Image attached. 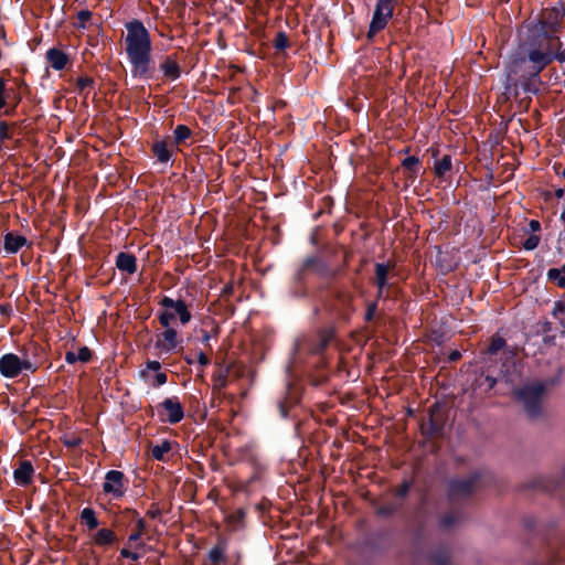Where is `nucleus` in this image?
<instances>
[{
	"label": "nucleus",
	"mask_w": 565,
	"mask_h": 565,
	"mask_svg": "<svg viewBox=\"0 0 565 565\" xmlns=\"http://www.w3.org/2000/svg\"><path fill=\"white\" fill-rule=\"evenodd\" d=\"M507 345L504 338L499 334H495L491 338L490 344L488 347L489 354H497L500 350H502Z\"/></svg>",
	"instance_id": "cd10ccee"
},
{
	"label": "nucleus",
	"mask_w": 565,
	"mask_h": 565,
	"mask_svg": "<svg viewBox=\"0 0 565 565\" xmlns=\"http://www.w3.org/2000/svg\"><path fill=\"white\" fill-rule=\"evenodd\" d=\"M231 369H232L231 365L220 366L218 370H216L213 373L212 382H213V388L215 391L220 392L227 386Z\"/></svg>",
	"instance_id": "412c9836"
},
{
	"label": "nucleus",
	"mask_w": 565,
	"mask_h": 565,
	"mask_svg": "<svg viewBox=\"0 0 565 565\" xmlns=\"http://www.w3.org/2000/svg\"><path fill=\"white\" fill-rule=\"evenodd\" d=\"M77 361L81 362H88L92 359V352L87 347H82L78 349V352L76 353Z\"/></svg>",
	"instance_id": "e433bc0d"
},
{
	"label": "nucleus",
	"mask_w": 565,
	"mask_h": 565,
	"mask_svg": "<svg viewBox=\"0 0 565 565\" xmlns=\"http://www.w3.org/2000/svg\"><path fill=\"white\" fill-rule=\"evenodd\" d=\"M159 303L163 310L158 312V320L164 330L156 335L154 348L160 355L170 354L182 343L178 331L171 327L172 321L178 317L180 323L185 326L191 321L192 315L182 299L175 300L166 296Z\"/></svg>",
	"instance_id": "7ed1b4c3"
},
{
	"label": "nucleus",
	"mask_w": 565,
	"mask_h": 565,
	"mask_svg": "<svg viewBox=\"0 0 565 565\" xmlns=\"http://www.w3.org/2000/svg\"><path fill=\"white\" fill-rule=\"evenodd\" d=\"M160 72L168 81H177L181 76V68L175 55H167L160 63Z\"/></svg>",
	"instance_id": "ddd939ff"
},
{
	"label": "nucleus",
	"mask_w": 565,
	"mask_h": 565,
	"mask_svg": "<svg viewBox=\"0 0 565 565\" xmlns=\"http://www.w3.org/2000/svg\"><path fill=\"white\" fill-rule=\"evenodd\" d=\"M36 370L38 365L28 356L7 353L0 358V374L7 379L18 377L23 372L34 373Z\"/></svg>",
	"instance_id": "39448f33"
},
{
	"label": "nucleus",
	"mask_w": 565,
	"mask_h": 565,
	"mask_svg": "<svg viewBox=\"0 0 565 565\" xmlns=\"http://www.w3.org/2000/svg\"><path fill=\"white\" fill-rule=\"evenodd\" d=\"M171 450V443L167 439L151 448V456L158 461H166V455Z\"/></svg>",
	"instance_id": "393cba45"
},
{
	"label": "nucleus",
	"mask_w": 565,
	"mask_h": 565,
	"mask_svg": "<svg viewBox=\"0 0 565 565\" xmlns=\"http://www.w3.org/2000/svg\"><path fill=\"white\" fill-rule=\"evenodd\" d=\"M191 135H192V131L188 126L178 125L173 131L175 150H178V146L180 143L184 142L186 139H189L191 137Z\"/></svg>",
	"instance_id": "a878e982"
},
{
	"label": "nucleus",
	"mask_w": 565,
	"mask_h": 565,
	"mask_svg": "<svg viewBox=\"0 0 565 565\" xmlns=\"http://www.w3.org/2000/svg\"><path fill=\"white\" fill-rule=\"evenodd\" d=\"M46 60L55 71L64 70L70 61L67 54L56 47H52L46 52Z\"/></svg>",
	"instance_id": "6ab92c4d"
},
{
	"label": "nucleus",
	"mask_w": 565,
	"mask_h": 565,
	"mask_svg": "<svg viewBox=\"0 0 565 565\" xmlns=\"http://www.w3.org/2000/svg\"><path fill=\"white\" fill-rule=\"evenodd\" d=\"M409 489V486L407 483H404L399 490L401 495H405Z\"/></svg>",
	"instance_id": "603ef678"
},
{
	"label": "nucleus",
	"mask_w": 565,
	"mask_h": 565,
	"mask_svg": "<svg viewBox=\"0 0 565 565\" xmlns=\"http://www.w3.org/2000/svg\"><path fill=\"white\" fill-rule=\"evenodd\" d=\"M563 15V6L545 9L542 12L541 19L536 23L526 26L525 38L530 36L532 30L536 28L542 29L547 34H550V32H554Z\"/></svg>",
	"instance_id": "0eeeda50"
},
{
	"label": "nucleus",
	"mask_w": 565,
	"mask_h": 565,
	"mask_svg": "<svg viewBox=\"0 0 565 565\" xmlns=\"http://www.w3.org/2000/svg\"><path fill=\"white\" fill-rule=\"evenodd\" d=\"M65 361H66L68 364H74L75 362H77L76 353H74V352H72V351L66 352V354H65Z\"/></svg>",
	"instance_id": "de8ad7c7"
},
{
	"label": "nucleus",
	"mask_w": 565,
	"mask_h": 565,
	"mask_svg": "<svg viewBox=\"0 0 565 565\" xmlns=\"http://www.w3.org/2000/svg\"><path fill=\"white\" fill-rule=\"evenodd\" d=\"M564 193H565V190H564V189H557V190L555 191V195H556V198H558V199L563 198Z\"/></svg>",
	"instance_id": "864d4df0"
},
{
	"label": "nucleus",
	"mask_w": 565,
	"mask_h": 565,
	"mask_svg": "<svg viewBox=\"0 0 565 565\" xmlns=\"http://www.w3.org/2000/svg\"><path fill=\"white\" fill-rule=\"evenodd\" d=\"M28 244V239L23 235H18L9 232L3 237V248L8 254L18 253L23 246Z\"/></svg>",
	"instance_id": "f3484780"
},
{
	"label": "nucleus",
	"mask_w": 565,
	"mask_h": 565,
	"mask_svg": "<svg viewBox=\"0 0 565 565\" xmlns=\"http://www.w3.org/2000/svg\"><path fill=\"white\" fill-rule=\"evenodd\" d=\"M540 237L537 235H530L523 243V247L526 250H533L537 247Z\"/></svg>",
	"instance_id": "c9c22d12"
},
{
	"label": "nucleus",
	"mask_w": 565,
	"mask_h": 565,
	"mask_svg": "<svg viewBox=\"0 0 565 565\" xmlns=\"http://www.w3.org/2000/svg\"><path fill=\"white\" fill-rule=\"evenodd\" d=\"M565 313V303L563 301H556L553 306L552 316L558 320L562 327H565V320L561 318Z\"/></svg>",
	"instance_id": "7c9ffc66"
},
{
	"label": "nucleus",
	"mask_w": 565,
	"mask_h": 565,
	"mask_svg": "<svg viewBox=\"0 0 565 565\" xmlns=\"http://www.w3.org/2000/svg\"><path fill=\"white\" fill-rule=\"evenodd\" d=\"M124 47L135 78H151L154 73L152 40L150 32L140 20L125 23Z\"/></svg>",
	"instance_id": "f03ea898"
},
{
	"label": "nucleus",
	"mask_w": 565,
	"mask_h": 565,
	"mask_svg": "<svg viewBox=\"0 0 565 565\" xmlns=\"http://www.w3.org/2000/svg\"><path fill=\"white\" fill-rule=\"evenodd\" d=\"M196 361L203 367L209 365V363H210V359L207 358V355L203 351H200L198 353Z\"/></svg>",
	"instance_id": "c03bdc74"
},
{
	"label": "nucleus",
	"mask_w": 565,
	"mask_h": 565,
	"mask_svg": "<svg viewBox=\"0 0 565 565\" xmlns=\"http://www.w3.org/2000/svg\"><path fill=\"white\" fill-rule=\"evenodd\" d=\"M151 151L160 163H168L171 160L172 149L167 140L154 141Z\"/></svg>",
	"instance_id": "aec40b11"
},
{
	"label": "nucleus",
	"mask_w": 565,
	"mask_h": 565,
	"mask_svg": "<svg viewBox=\"0 0 565 565\" xmlns=\"http://www.w3.org/2000/svg\"><path fill=\"white\" fill-rule=\"evenodd\" d=\"M394 268V264L376 263L374 265L375 280L374 284L377 287V298H381L384 289L388 286V274Z\"/></svg>",
	"instance_id": "f8f14e48"
},
{
	"label": "nucleus",
	"mask_w": 565,
	"mask_h": 565,
	"mask_svg": "<svg viewBox=\"0 0 565 565\" xmlns=\"http://www.w3.org/2000/svg\"><path fill=\"white\" fill-rule=\"evenodd\" d=\"M230 518L235 521L243 520L245 518V511L243 509H238Z\"/></svg>",
	"instance_id": "49530a36"
},
{
	"label": "nucleus",
	"mask_w": 565,
	"mask_h": 565,
	"mask_svg": "<svg viewBox=\"0 0 565 565\" xmlns=\"http://www.w3.org/2000/svg\"><path fill=\"white\" fill-rule=\"evenodd\" d=\"M452 168L451 156L445 154L440 159L435 160L434 173L437 178H444Z\"/></svg>",
	"instance_id": "5701e85b"
},
{
	"label": "nucleus",
	"mask_w": 565,
	"mask_h": 565,
	"mask_svg": "<svg viewBox=\"0 0 565 565\" xmlns=\"http://www.w3.org/2000/svg\"><path fill=\"white\" fill-rule=\"evenodd\" d=\"M377 303L375 301L370 302L366 307L365 321H371L376 312Z\"/></svg>",
	"instance_id": "79ce46f5"
},
{
	"label": "nucleus",
	"mask_w": 565,
	"mask_h": 565,
	"mask_svg": "<svg viewBox=\"0 0 565 565\" xmlns=\"http://www.w3.org/2000/svg\"><path fill=\"white\" fill-rule=\"evenodd\" d=\"M12 135L10 134L9 126L6 121H0V140L11 139Z\"/></svg>",
	"instance_id": "a19ab883"
},
{
	"label": "nucleus",
	"mask_w": 565,
	"mask_h": 565,
	"mask_svg": "<svg viewBox=\"0 0 565 565\" xmlns=\"http://www.w3.org/2000/svg\"><path fill=\"white\" fill-rule=\"evenodd\" d=\"M561 220H562L563 222H565V209H564V210L562 211V213H561Z\"/></svg>",
	"instance_id": "4d7b16f0"
},
{
	"label": "nucleus",
	"mask_w": 565,
	"mask_h": 565,
	"mask_svg": "<svg viewBox=\"0 0 565 565\" xmlns=\"http://www.w3.org/2000/svg\"><path fill=\"white\" fill-rule=\"evenodd\" d=\"M127 479L122 471L109 470L105 475L103 483V491L106 494H111L115 499H120L126 492Z\"/></svg>",
	"instance_id": "6e6552de"
},
{
	"label": "nucleus",
	"mask_w": 565,
	"mask_h": 565,
	"mask_svg": "<svg viewBox=\"0 0 565 565\" xmlns=\"http://www.w3.org/2000/svg\"><path fill=\"white\" fill-rule=\"evenodd\" d=\"M218 332H220V328L218 326H214L212 328L211 331H207V330H202L201 333H202V342L205 347H207L210 350H211V345H210V340L212 338H216L218 335Z\"/></svg>",
	"instance_id": "473e14b6"
},
{
	"label": "nucleus",
	"mask_w": 565,
	"mask_h": 565,
	"mask_svg": "<svg viewBox=\"0 0 565 565\" xmlns=\"http://www.w3.org/2000/svg\"><path fill=\"white\" fill-rule=\"evenodd\" d=\"M397 3L398 0H376L366 33L369 41H372L377 33L387 26L394 15Z\"/></svg>",
	"instance_id": "20e7f679"
},
{
	"label": "nucleus",
	"mask_w": 565,
	"mask_h": 565,
	"mask_svg": "<svg viewBox=\"0 0 565 565\" xmlns=\"http://www.w3.org/2000/svg\"><path fill=\"white\" fill-rule=\"evenodd\" d=\"M545 391L543 383L526 384L515 391L516 397L524 404L530 417H537L541 414V402Z\"/></svg>",
	"instance_id": "423d86ee"
},
{
	"label": "nucleus",
	"mask_w": 565,
	"mask_h": 565,
	"mask_svg": "<svg viewBox=\"0 0 565 565\" xmlns=\"http://www.w3.org/2000/svg\"><path fill=\"white\" fill-rule=\"evenodd\" d=\"M81 523L86 525L89 531L95 530L99 526V521L96 516V512L92 508H84L79 514Z\"/></svg>",
	"instance_id": "b1692460"
},
{
	"label": "nucleus",
	"mask_w": 565,
	"mask_h": 565,
	"mask_svg": "<svg viewBox=\"0 0 565 565\" xmlns=\"http://www.w3.org/2000/svg\"><path fill=\"white\" fill-rule=\"evenodd\" d=\"M147 523L142 518H137L135 530L128 535L127 545L135 546V548H143L145 542L141 541L142 535L146 533Z\"/></svg>",
	"instance_id": "dca6fc26"
},
{
	"label": "nucleus",
	"mask_w": 565,
	"mask_h": 565,
	"mask_svg": "<svg viewBox=\"0 0 565 565\" xmlns=\"http://www.w3.org/2000/svg\"><path fill=\"white\" fill-rule=\"evenodd\" d=\"M34 468L30 460H20L18 467L13 471V479L17 486L26 487L32 483L34 477Z\"/></svg>",
	"instance_id": "9b49d317"
},
{
	"label": "nucleus",
	"mask_w": 565,
	"mask_h": 565,
	"mask_svg": "<svg viewBox=\"0 0 565 565\" xmlns=\"http://www.w3.org/2000/svg\"><path fill=\"white\" fill-rule=\"evenodd\" d=\"M147 369L151 370V371H156L158 373V371L161 369V364L159 361H148Z\"/></svg>",
	"instance_id": "a18cd8bd"
},
{
	"label": "nucleus",
	"mask_w": 565,
	"mask_h": 565,
	"mask_svg": "<svg viewBox=\"0 0 565 565\" xmlns=\"http://www.w3.org/2000/svg\"><path fill=\"white\" fill-rule=\"evenodd\" d=\"M289 46V39L284 31L276 34L274 39V47L278 51H284Z\"/></svg>",
	"instance_id": "c756f323"
},
{
	"label": "nucleus",
	"mask_w": 565,
	"mask_h": 565,
	"mask_svg": "<svg viewBox=\"0 0 565 565\" xmlns=\"http://www.w3.org/2000/svg\"><path fill=\"white\" fill-rule=\"evenodd\" d=\"M529 227L532 232H537L541 230V223L537 220H531Z\"/></svg>",
	"instance_id": "09e8293b"
},
{
	"label": "nucleus",
	"mask_w": 565,
	"mask_h": 565,
	"mask_svg": "<svg viewBox=\"0 0 565 565\" xmlns=\"http://www.w3.org/2000/svg\"><path fill=\"white\" fill-rule=\"evenodd\" d=\"M11 92L12 89H7L4 79L0 78V109L7 106Z\"/></svg>",
	"instance_id": "2f4dec72"
},
{
	"label": "nucleus",
	"mask_w": 565,
	"mask_h": 565,
	"mask_svg": "<svg viewBox=\"0 0 565 565\" xmlns=\"http://www.w3.org/2000/svg\"><path fill=\"white\" fill-rule=\"evenodd\" d=\"M227 545L225 541H218L209 552V561L213 565H218L226 562Z\"/></svg>",
	"instance_id": "4be33fe9"
},
{
	"label": "nucleus",
	"mask_w": 565,
	"mask_h": 565,
	"mask_svg": "<svg viewBox=\"0 0 565 565\" xmlns=\"http://www.w3.org/2000/svg\"><path fill=\"white\" fill-rule=\"evenodd\" d=\"M547 278L551 281H555L559 288H565V264L561 268L548 269Z\"/></svg>",
	"instance_id": "bb28decb"
},
{
	"label": "nucleus",
	"mask_w": 565,
	"mask_h": 565,
	"mask_svg": "<svg viewBox=\"0 0 565 565\" xmlns=\"http://www.w3.org/2000/svg\"><path fill=\"white\" fill-rule=\"evenodd\" d=\"M461 358V353L457 350H454L449 353L448 360L451 362L458 361Z\"/></svg>",
	"instance_id": "3c124183"
},
{
	"label": "nucleus",
	"mask_w": 565,
	"mask_h": 565,
	"mask_svg": "<svg viewBox=\"0 0 565 565\" xmlns=\"http://www.w3.org/2000/svg\"><path fill=\"white\" fill-rule=\"evenodd\" d=\"M420 164V161L417 157H407L402 161V166L409 170V171H416Z\"/></svg>",
	"instance_id": "72a5a7b5"
},
{
	"label": "nucleus",
	"mask_w": 565,
	"mask_h": 565,
	"mask_svg": "<svg viewBox=\"0 0 565 565\" xmlns=\"http://www.w3.org/2000/svg\"><path fill=\"white\" fill-rule=\"evenodd\" d=\"M454 523H455V519L450 515H446L441 519V525L444 527L450 526Z\"/></svg>",
	"instance_id": "8fccbe9b"
},
{
	"label": "nucleus",
	"mask_w": 565,
	"mask_h": 565,
	"mask_svg": "<svg viewBox=\"0 0 565 565\" xmlns=\"http://www.w3.org/2000/svg\"><path fill=\"white\" fill-rule=\"evenodd\" d=\"M94 84V79L89 76H79L77 79H76V88L79 90V92H83L84 89H86L87 87H92Z\"/></svg>",
	"instance_id": "f704fd0d"
},
{
	"label": "nucleus",
	"mask_w": 565,
	"mask_h": 565,
	"mask_svg": "<svg viewBox=\"0 0 565 565\" xmlns=\"http://www.w3.org/2000/svg\"><path fill=\"white\" fill-rule=\"evenodd\" d=\"M154 380H156L154 385H156V386H161V385H163V384H166V383H167V381H168V376H167V374H166V373H163V372H158V373L156 374V376H154Z\"/></svg>",
	"instance_id": "37998d69"
},
{
	"label": "nucleus",
	"mask_w": 565,
	"mask_h": 565,
	"mask_svg": "<svg viewBox=\"0 0 565 565\" xmlns=\"http://www.w3.org/2000/svg\"><path fill=\"white\" fill-rule=\"evenodd\" d=\"M554 60L565 62V51L558 38L547 34L540 28L519 44L518 55L508 65L510 81L519 75L524 92L536 94L541 84L540 73Z\"/></svg>",
	"instance_id": "f257e3e1"
},
{
	"label": "nucleus",
	"mask_w": 565,
	"mask_h": 565,
	"mask_svg": "<svg viewBox=\"0 0 565 565\" xmlns=\"http://www.w3.org/2000/svg\"><path fill=\"white\" fill-rule=\"evenodd\" d=\"M116 267L124 273L132 275L137 271V258L134 254L120 252L116 256Z\"/></svg>",
	"instance_id": "2eb2a0df"
},
{
	"label": "nucleus",
	"mask_w": 565,
	"mask_h": 565,
	"mask_svg": "<svg viewBox=\"0 0 565 565\" xmlns=\"http://www.w3.org/2000/svg\"><path fill=\"white\" fill-rule=\"evenodd\" d=\"M92 18V12L88 10H82L77 13V20L79 21L78 28L85 29L86 22Z\"/></svg>",
	"instance_id": "58836bf2"
},
{
	"label": "nucleus",
	"mask_w": 565,
	"mask_h": 565,
	"mask_svg": "<svg viewBox=\"0 0 565 565\" xmlns=\"http://www.w3.org/2000/svg\"><path fill=\"white\" fill-rule=\"evenodd\" d=\"M120 556L124 558H129L134 562H137L140 559L141 554H139L138 552L131 551L128 547H122L120 550Z\"/></svg>",
	"instance_id": "4c0bfd02"
},
{
	"label": "nucleus",
	"mask_w": 565,
	"mask_h": 565,
	"mask_svg": "<svg viewBox=\"0 0 565 565\" xmlns=\"http://www.w3.org/2000/svg\"><path fill=\"white\" fill-rule=\"evenodd\" d=\"M327 270V265L320 258L311 256L305 259L298 277L300 279L307 271H312L319 276H323Z\"/></svg>",
	"instance_id": "a211bd4d"
},
{
	"label": "nucleus",
	"mask_w": 565,
	"mask_h": 565,
	"mask_svg": "<svg viewBox=\"0 0 565 565\" xmlns=\"http://www.w3.org/2000/svg\"><path fill=\"white\" fill-rule=\"evenodd\" d=\"M478 480L479 476L473 475L467 479L451 481L449 484V497L451 499H457L469 495L476 489Z\"/></svg>",
	"instance_id": "9d476101"
},
{
	"label": "nucleus",
	"mask_w": 565,
	"mask_h": 565,
	"mask_svg": "<svg viewBox=\"0 0 565 565\" xmlns=\"http://www.w3.org/2000/svg\"><path fill=\"white\" fill-rule=\"evenodd\" d=\"M162 514V511L158 503H152L148 509L146 515L150 519H157Z\"/></svg>",
	"instance_id": "ea45409f"
},
{
	"label": "nucleus",
	"mask_w": 565,
	"mask_h": 565,
	"mask_svg": "<svg viewBox=\"0 0 565 565\" xmlns=\"http://www.w3.org/2000/svg\"><path fill=\"white\" fill-rule=\"evenodd\" d=\"M184 361H185L189 365H191V364H193V363H194V360H193L192 358H190V356H184Z\"/></svg>",
	"instance_id": "6e6d98bb"
},
{
	"label": "nucleus",
	"mask_w": 565,
	"mask_h": 565,
	"mask_svg": "<svg viewBox=\"0 0 565 565\" xmlns=\"http://www.w3.org/2000/svg\"><path fill=\"white\" fill-rule=\"evenodd\" d=\"M117 541L116 533L111 529L103 527L99 529L90 536L92 545L98 547L111 546Z\"/></svg>",
	"instance_id": "4468645a"
},
{
	"label": "nucleus",
	"mask_w": 565,
	"mask_h": 565,
	"mask_svg": "<svg viewBox=\"0 0 565 565\" xmlns=\"http://www.w3.org/2000/svg\"><path fill=\"white\" fill-rule=\"evenodd\" d=\"M333 338V331L331 330H323L319 333V341L315 349V351L320 352L323 351L330 343V341Z\"/></svg>",
	"instance_id": "c85d7f7f"
},
{
	"label": "nucleus",
	"mask_w": 565,
	"mask_h": 565,
	"mask_svg": "<svg viewBox=\"0 0 565 565\" xmlns=\"http://www.w3.org/2000/svg\"><path fill=\"white\" fill-rule=\"evenodd\" d=\"M232 290H233L232 285H227V286H225V287H224V289H223V291H224L225 294H231V292H232Z\"/></svg>",
	"instance_id": "5fc2aeb1"
},
{
	"label": "nucleus",
	"mask_w": 565,
	"mask_h": 565,
	"mask_svg": "<svg viewBox=\"0 0 565 565\" xmlns=\"http://www.w3.org/2000/svg\"><path fill=\"white\" fill-rule=\"evenodd\" d=\"M159 407H161L167 414V417L162 418L163 422H168L173 425L180 423L184 418L183 406L175 396L166 398Z\"/></svg>",
	"instance_id": "1a4fd4ad"
}]
</instances>
